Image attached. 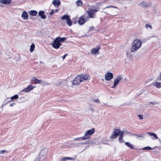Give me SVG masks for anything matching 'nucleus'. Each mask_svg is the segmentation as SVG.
Listing matches in <instances>:
<instances>
[{
	"label": "nucleus",
	"instance_id": "72a5a7b5",
	"mask_svg": "<svg viewBox=\"0 0 161 161\" xmlns=\"http://www.w3.org/2000/svg\"><path fill=\"white\" fill-rule=\"evenodd\" d=\"M94 102L95 103H100V101H99V100L98 99H95L94 100Z\"/></svg>",
	"mask_w": 161,
	"mask_h": 161
},
{
	"label": "nucleus",
	"instance_id": "ea45409f",
	"mask_svg": "<svg viewBox=\"0 0 161 161\" xmlns=\"http://www.w3.org/2000/svg\"><path fill=\"white\" fill-rule=\"evenodd\" d=\"M159 76H160L159 80H161V73L160 74Z\"/></svg>",
	"mask_w": 161,
	"mask_h": 161
},
{
	"label": "nucleus",
	"instance_id": "c756f323",
	"mask_svg": "<svg viewBox=\"0 0 161 161\" xmlns=\"http://www.w3.org/2000/svg\"><path fill=\"white\" fill-rule=\"evenodd\" d=\"M142 149L144 150H149L153 149V148H151L150 147H144L143 148H142Z\"/></svg>",
	"mask_w": 161,
	"mask_h": 161
},
{
	"label": "nucleus",
	"instance_id": "2f4dec72",
	"mask_svg": "<svg viewBox=\"0 0 161 161\" xmlns=\"http://www.w3.org/2000/svg\"><path fill=\"white\" fill-rule=\"evenodd\" d=\"M5 152L6 153H7V151L6 150H1L0 151V153L2 154H3Z\"/></svg>",
	"mask_w": 161,
	"mask_h": 161
},
{
	"label": "nucleus",
	"instance_id": "6ab92c4d",
	"mask_svg": "<svg viewBox=\"0 0 161 161\" xmlns=\"http://www.w3.org/2000/svg\"><path fill=\"white\" fill-rule=\"evenodd\" d=\"M11 0H0V3L3 4H8L11 3Z\"/></svg>",
	"mask_w": 161,
	"mask_h": 161
},
{
	"label": "nucleus",
	"instance_id": "1a4fd4ad",
	"mask_svg": "<svg viewBox=\"0 0 161 161\" xmlns=\"http://www.w3.org/2000/svg\"><path fill=\"white\" fill-rule=\"evenodd\" d=\"M35 87V86H33L31 84L28 86L26 88L23 89L21 92H28L32 90Z\"/></svg>",
	"mask_w": 161,
	"mask_h": 161
},
{
	"label": "nucleus",
	"instance_id": "f8f14e48",
	"mask_svg": "<svg viewBox=\"0 0 161 161\" xmlns=\"http://www.w3.org/2000/svg\"><path fill=\"white\" fill-rule=\"evenodd\" d=\"M86 22V21H85L84 19L82 16H81L79 18V19L78 21V24L80 25H83Z\"/></svg>",
	"mask_w": 161,
	"mask_h": 161
},
{
	"label": "nucleus",
	"instance_id": "dca6fc26",
	"mask_svg": "<svg viewBox=\"0 0 161 161\" xmlns=\"http://www.w3.org/2000/svg\"><path fill=\"white\" fill-rule=\"evenodd\" d=\"M82 16L83 17L85 20V21H86V22L89 21V19L90 18L88 14H84Z\"/></svg>",
	"mask_w": 161,
	"mask_h": 161
},
{
	"label": "nucleus",
	"instance_id": "79ce46f5",
	"mask_svg": "<svg viewBox=\"0 0 161 161\" xmlns=\"http://www.w3.org/2000/svg\"><path fill=\"white\" fill-rule=\"evenodd\" d=\"M138 137H142V136L141 135H140L139 136H138Z\"/></svg>",
	"mask_w": 161,
	"mask_h": 161
},
{
	"label": "nucleus",
	"instance_id": "5701e85b",
	"mask_svg": "<svg viewBox=\"0 0 161 161\" xmlns=\"http://www.w3.org/2000/svg\"><path fill=\"white\" fill-rule=\"evenodd\" d=\"M153 85L158 88L161 87V83L156 82Z\"/></svg>",
	"mask_w": 161,
	"mask_h": 161
},
{
	"label": "nucleus",
	"instance_id": "4468645a",
	"mask_svg": "<svg viewBox=\"0 0 161 161\" xmlns=\"http://www.w3.org/2000/svg\"><path fill=\"white\" fill-rule=\"evenodd\" d=\"M21 17L23 18V19H28V15L27 13L25 11L23 12Z\"/></svg>",
	"mask_w": 161,
	"mask_h": 161
},
{
	"label": "nucleus",
	"instance_id": "423d86ee",
	"mask_svg": "<svg viewBox=\"0 0 161 161\" xmlns=\"http://www.w3.org/2000/svg\"><path fill=\"white\" fill-rule=\"evenodd\" d=\"M121 133V131L120 130L118 129H115L114 130V133L110 136V138L112 139L115 138L118 136H119Z\"/></svg>",
	"mask_w": 161,
	"mask_h": 161
},
{
	"label": "nucleus",
	"instance_id": "412c9836",
	"mask_svg": "<svg viewBox=\"0 0 161 161\" xmlns=\"http://www.w3.org/2000/svg\"><path fill=\"white\" fill-rule=\"evenodd\" d=\"M18 95H15L11 97V100L9 102L13 101L14 100H16L18 98Z\"/></svg>",
	"mask_w": 161,
	"mask_h": 161
},
{
	"label": "nucleus",
	"instance_id": "393cba45",
	"mask_svg": "<svg viewBox=\"0 0 161 161\" xmlns=\"http://www.w3.org/2000/svg\"><path fill=\"white\" fill-rule=\"evenodd\" d=\"M125 144L126 146L132 149H133L134 148L132 145L129 142H126Z\"/></svg>",
	"mask_w": 161,
	"mask_h": 161
},
{
	"label": "nucleus",
	"instance_id": "4c0bfd02",
	"mask_svg": "<svg viewBox=\"0 0 161 161\" xmlns=\"http://www.w3.org/2000/svg\"><path fill=\"white\" fill-rule=\"evenodd\" d=\"M15 104V103H11L10 104V106L11 107H13Z\"/></svg>",
	"mask_w": 161,
	"mask_h": 161
},
{
	"label": "nucleus",
	"instance_id": "bb28decb",
	"mask_svg": "<svg viewBox=\"0 0 161 161\" xmlns=\"http://www.w3.org/2000/svg\"><path fill=\"white\" fill-rule=\"evenodd\" d=\"M35 47V45L34 43H32L31 45L30 46V51L32 53V52L34 50Z\"/></svg>",
	"mask_w": 161,
	"mask_h": 161
},
{
	"label": "nucleus",
	"instance_id": "e433bc0d",
	"mask_svg": "<svg viewBox=\"0 0 161 161\" xmlns=\"http://www.w3.org/2000/svg\"><path fill=\"white\" fill-rule=\"evenodd\" d=\"M67 54L66 53L63 56L62 58L63 60L65 59V57L67 56Z\"/></svg>",
	"mask_w": 161,
	"mask_h": 161
},
{
	"label": "nucleus",
	"instance_id": "c85d7f7f",
	"mask_svg": "<svg viewBox=\"0 0 161 161\" xmlns=\"http://www.w3.org/2000/svg\"><path fill=\"white\" fill-rule=\"evenodd\" d=\"M148 134L150 136H153L155 138V139H157L158 138L157 136L155 133H151V132H149L148 133Z\"/></svg>",
	"mask_w": 161,
	"mask_h": 161
},
{
	"label": "nucleus",
	"instance_id": "9d476101",
	"mask_svg": "<svg viewBox=\"0 0 161 161\" xmlns=\"http://www.w3.org/2000/svg\"><path fill=\"white\" fill-rule=\"evenodd\" d=\"M106 80H109L113 78V74L111 72H107L105 75Z\"/></svg>",
	"mask_w": 161,
	"mask_h": 161
},
{
	"label": "nucleus",
	"instance_id": "0eeeda50",
	"mask_svg": "<svg viewBox=\"0 0 161 161\" xmlns=\"http://www.w3.org/2000/svg\"><path fill=\"white\" fill-rule=\"evenodd\" d=\"M121 80V77L120 76H118L114 80V85L111 87L112 88H114L116 86L118 85L119 82Z\"/></svg>",
	"mask_w": 161,
	"mask_h": 161
},
{
	"label": "nucleus",
	"instance_id": "58836bf2",
	"mask_svg": "<svg viewBox=\"0 0 161 161\" xmlns=\"http://www.w3.org/2000/svg\"><path fill=\"white\" fill-rule=\"evenodd\" d=\"M80 139H81V137L80 138H76L75 139V140H80Z\"/></svg>",
	"mask_w": 161,
	"mask_h": 161
},
{
	"label": "nucleus",
	"instance_id": "2eb2a0df",
	"mask_svg": "<svg viewBox=\"0 0 161 161\" xmlns=\"http://www.w3.org/2000/svg\"><path fill=\"white\" fill-rule=\"evenodd\" d=\"M44 11H40L38 13V14L41 18L43 19H45L46 18V15H44Z\"/></svg>",
	"mask_w": 161,
	"mask_h": 161
},
{
	"label": "nucleus",
	"instance_id": "b1692460",
	"mask_svg": "<svg viewBox=\"0 0 161 161\" xmlns=\"http://www.w3.org/2000/svg\"><path fill=\"white\" fill-rule=\"evenodd\" d=\"M66 22L67 25L69 26H71L72 25V23L71 22L70 18H69L66 20Z\"/></svg>",
	"mask_w": 161,
	"mask_h": 161
},
{
	"label": "nucleus",
	"instance_id": "f03ea898",
	"mask_svg": "<svg viewBox=\"0 0 161 161\" xmlns=\"http://www.w3.org/2000/svg\"><path fill=\"white\" fill-rule=\"evenodd\" d=\"M142 44V42L141 41L137 39L134 40L131 49V52H133L138 50L141 47Z\"/></svg>",
	"mask_w": 161,
	"mask_h": 161
},
{
	"label": "nucleus",
	"instance_id": "9b49d317",
	"mask_svg": "<svg viewBox=\"0 0 161 161\" xmlns=\"http://www.w3.org/2000/svg\"><path fill=\"white\" fill-rule=\"evenodd\" d=\"M100 49V46L97 47V48H93L91 51V52L93 54H95L98 52L99 50Z\"/></svg>",
	"mask_w": 161,
	"mask_h": 161
},
{
	"label": "nucleus",
	"instance_id": "a878e982",
	"mask_svg": "<svg viewBox=\"0 0 161 161\" xmlns=\"http://www.w3.org/2000/svg\"><path fill=\"white\" fill-rule=\"evenodd\" d=\"M69 18V17L68 15L65 14L62 16L61 18V19L62 20L66 19L67 20Z\"/></svg>",
	"mask_w": 161,
	"mask_h": 161
},
{
	"label": "nucleus",
	"instance_id": "f704fd0d",
	"mask_svg": "<svg viewBox=\"0 0 161 161\" xmlns=\"http://www.w3.org/2000/svg\"><path fill=\"white\" fill-rule=\"evenodd\" d=\"M110 7H113V8H117V7H116L114 6H107L106 8H110Z\"/></svg>",
	"mask_w": 161,
	"mask_h": 161
},
{
	"label": "nucleus",
	"instance_id": "473e14b6",
	"mask_svg": "<svg viewBox=\"0 0 161 161\" xmlns=\"http://www.w3.org/2000/svg\"><path fill=\"white\" fill-rule=\"evenodd\" d=\"M138 116L140 119H143V116L142 115H139Z\"/></svg>",
	"mask_w": 161,
	"mask_h": 161
},
{
	"label": "nucleus",
	"instance_id": "4be33fe9",
	"mask_svg": "<svg viewBox=\"0 0 161 161\" xmlns=\"http://www.w3.org/2000/svg\"><path fill=\"white\" fill-rule=\"evenodd\" d=\"M61 160L62 161H65L67 160H73V158L69 157H65L62 158Z\"/></svg>",
	"mask_w": 161,
	"mask_h": 161
},
{
	"label": "nucleus",
	"instance_id": "a211bd4d",
	"mask_svg": "<svg viewBox=\"0 0 161 161\" xmlns=\"http://www.w3.org/2000/svg\"><path fill=\"white\" fill-rule=\"evenodd\" d=\"M29 14L32 16H36L37 15V12L36 10H31L29 12Z\"/></svg>",
	"mask_w": 161,
	"mask_h": 161
},
{
	"label": "nucleus",
	"instance_id": "f3484780",
	"mask_svg": "<svg viewBox=\"0 0 161 161\" xmlns=\"http://www.w3.org/2000/svg\"><path fill=\"white\" fill-rule=\"evenodd\" d=\"M31 81L35 82L34 84H40L41 80L37 79L36 78L34 77L31 80Z\"/></svg>",
	"mask_w": 161,
	"mask_h": 161
},
{
	"label": "nucleus",
	"instance_id": "c9c22d12",
	"mask_svg": "<svg viewBox=\"0 0 161 161\" xmlns=\"http://www.w3.org/2000/svg\"><path fill=\"white\" fill-rule=\"evenodd\" d=\"M54 13V10H52L51 12L49 13L50 15H52Z\"/></svg>",
	"mask_w": 161,
	"mask_h": 161
},
{
	"label": "nucleus",
	"instance_id": "20e7f679",
	"mask_svg": "<svg viewBox=\"0 0 161 161\" xmlns=\"http://www.w3.org/2000/svg\"><path fill=\"white\" fill-rule=\"evenodd\" d=\"M98 11V10L97 9L92 8L87 10L86 12L90 18H94L96 17L95 13Z\"/></svg>",
	"mask_w": 161,
	"mask_h": 161
},
{
	"label": "nucleus",
	"instance_id": "cd10ccee",
	"mask_svg": "<svg viewBox=\"0 0 161 161\" xmlns=\"http://www.w3.org/2000/svg\"><path fill=\"white\" fill-rule=\"evenodd\" d=\"M76 4L78 6H81L82 5V2L80 0H78L76 2Z\"/></svg>",
	"mask_w": 161,
	"mask_h": 161
},
{
	"label": "nucleus",
	"instance_id": "ddd939ff",
	"mask_svg": "<svg viewBox=\"0 0 161 161\" xmlns=\"http://www.w3.org/2000/svg\"><path fill=\"white\" fill-rule=\"evenodd\" d=\"M53 4L55 7H58L61 4L60 1L58 0H53L52 2Z\"/></svg>",
	"mask_w": 161,
	"mask_h": 161
},
{
	"label": "nucleus",
	"instance_id": "39448f33",
	"mask_svg": "<svg viewBox=\"0 0 161 161\" xmlns=\"http://www.w3.org/2000/svg\"><path fill=\"white\" fill-rule=\"evenodd\" d=\"M82 82L80 77L79 75L77 76L73 80L72 84L74 85H78Z\"/></svg>",
	"mask_w": 161,
	"mask_h": 161
},
{
	"label": "nucleus",
	"instance_id": "7c9ffc66",
	"mask_svg": "<svg viewBox=\"0 0 161 161\" xmlns=\"http://www.w3.org/2000/svg\"><path fill=\"white\" fill-rule=\"evenodd\" d=\"M145 27L147 28H152V26L150 25H148V24H146L145 25Z\"/></svg>",
	"mask_w": 161,
	"mask_h": 161
},
{
	"label": "nucleus",
	"instance_id": "aec40b11",
	"mask_svg": "<svg viewBox=\"0 0 161 161\" xmlns=\"http://www.w3.org/2000/svg\"><path fill=\"white\" fill-rule=\"evenodd\" d=\"M123 132H124L123 131L122 132H121V133H120V135H119V141L120 143H121L122 142H123V135H124V133Z\"/></svg>",
	"mask_w": 161,
	"mask_h": 161
},
{
	"label": "nucleus",
	"instance_id": "f257e3e1",
	"mask_svg": "<svg viewBox=\"0 0 161 161\" xmlns=\"http://www.w3.org/2000/svg\"><path fill=\"white\" fill-rule=\"evenodd\" d=\"M66 40L65 37H56L52 44L53 47L55 49H58L61 45V42H64Z\"/></svg>",
	"mask_w": 161,
	"mask_h": 161
},
{
	"label": "nucleus",
	"instance_id": "a19ab883",
	"mask_svg": "<svg viewBox=\"0 0 161 161\" xmlns=\"http://www.w3.org/2000/svg\"><path fill=\"white\" fill-rule=\"evenodd\" d=\"M150 103L152 104H154L153 103V102H150Z\"/></svg>",
	"mask_w": 161,
	"mask_h": 161
},
{
	"label": "nucleus",
	"instance_id": "7ed1b4c3",
	"mask_svg": "<svg viewBox=\"0 0 161 161\" xmlns=\"http://www.w3.org/2000/svg\"><path fill=\"white\" fill-rule=\"evenodd\" d=\"M95 130L94 128H92L90 130L86 131L84 136L81 137V140H85L89 138L90 137V136L94 133Z\"/></svg>",
	"mask_w": 161,
	"mask_h": 161
},
{
	"label": "nucleus",
	"instance_id": "6e6552de",
	"mask_svg": "<svg viewBox=\"0 0 161 161\" xmlns=\"http://www.w3.org/2000/svg\"><path fill=\"white\" fill-rule=\"evenodd\" d=\"M80 77V78L82 82L85 80H89L90 79V77L89 75H79Z\"/></svg>",
	"mask_w": 161,
	"mask_h": 161
}]
</instances>
